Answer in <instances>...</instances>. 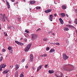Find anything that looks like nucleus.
Segmentation results:
<instances>
[{"label":"nucleus","instance_id":"obj_1","mask_svg":"<svg viewBox=\"0 0 77 77\" xmlns=\"http://www.w3.org/2000/svg\"><path fill=\"white\" fill-rule=\"evenodd\" d=\"M72 65L71 64H64L63 65L62 67L61 68V69L63 71H67L70 72L72 71V69H70V68Z\"/></svg>","mask_w":77,"mask_h":77},{"label":"nucleus","instance_id":"obj_2","mask_svg":"<svg viewBox=\"0 0 77 77\" xmlns=\"http://www.w3.org/2000/svg\"><path fill=\"white\" fill-rule=\"evenodd\" d=\"M31 46H32V43H30L28 44L25 48L24 51L25 52H27L29 50L30 47H31Z\"/></svg>","mask_w":77,"mask_h":77},{"label":"nucleus","instance_id":"obj_3","mask_svg":"<svg viewBox=\"0 0 77 77\" xmlns=\"http://www.w3.org/2000/svg\"><path fill=\"white\" fill-rule=\"evenodd\" d=\"M55 75L56 77H63V74L61 72H57L55 73Z\"/></svg>","mask_w":77,"mask_h":77},{"label":"nucleus","instance_id":"obj_4","mask_svg":"<svg viewBox=\"0 0 77 77\" xmlns=\"http://www.w3.org/2000/svg\"><path fill=\"white\" fill-rule=\"evenodd\" d=\"M2 18L3 22H5V21H6V20H8V19H7V17L6 16V14H4V15H2Z\"/></svg>","mask_w":77,"mask_h":77},{"label":"nucleus","instance_id":"obj_5","mask_svg":"<svg viewBox=\"0 0 77 77\" xmlns=\"http://www.w3.org/2000/svg\"><path fill=\"white\" fill-rule=\"evenodd\" d=\"M63 58L64 59V60H66L67 59L69 58V57L67 56V55H66L65 54H63Z\"/></svg>","mask_w":77,"mask_h":77},{"label":"nucleus","instance_id":"obj_6","mask_svg":"<svg viewBox=\"0 0 77 77\" xmlns=\"http://www.w3.org/2000/svg\"><path fill=\"white\" fill-rule=\"evenodd\" d=\"M32 35V39L33 41V40H34V39H35L36 38V37H37L36 36V35L35 34H33Z\"/></svg>","mask_w":77,"mask_h":77},{"label":"nucleus","instance_id":"obj_7","mask_svg":"<svg viewBox=\"0 0 77 77\" xmlns=\"http://www.w3.org/2000/svg\"><path fill=\"white\" fill-rule=\"evenodd\" d=\"M53 15H50L49 16V19L51 21H53Z\"/></svg>","mask_w":77,"mask_h":77},{"label":"nucleus","instance_id":"obj_8","mask_svg":"<svg viewBox=\"0 0 77 77\" xmlns=\"http://www.w3.org/2000/svg\"><path fill=\"white\" fill-rule=\"evenodd\" d=\"M51 11H52L51 9H48L45 11V13H47V14H48V13L49 12H51Z\"/></svg>","mask_w":77,"mask_h":77},{"label":"nucleus","instance_id":"obj_9","mask_svg":"<svg viewBox=\"0 0 77 77\" xmlns=\"http://www.w3.org/2000/svg\"><path fill=\"white\" fill-rule=\"evenodd\" d=\"M43 65H41L37 69V72H38L39 71V70L41 69V68L42 67V66Z\"/></svg>","mask_w":77,"mask_h":77},{"label":"nucleus","instance_id":"obj_10","mask_svg":"<svg viewBox=\"0 0 77 77\" xmlns=\"http://www.w3.org/2000/svg\"><path fill=\"white\" fill-rule=\"evenodd\" d=\"M8 70H5L2 72V74H7V73H8Z\"/></svg>","mask_w":77,"mask_h":77},{"label":"nucleus","instance_id":"obj_11","mask_svg":"<svg viewBox=\"0 0 77 77\" xmlns=\"http://www.w3.org/2000/svg\"><path fill=\"white\" fill-rule=\"evenodd\" d=\"M30 60L31 62H33V55L31 54L30 55Z\"/></svg>","mask_w":77,"mask_h":77},{"label":"nucleus","instance_id":"obj_12","mask_svg":"<svg viewBox=\"0 0 77 77\" xmlns=\"http://www.w3.org/2000/svg\"><path fill=\"white\" fill-rule=\"evenodd\" d=\"M59 20L61 24H63V20H62V18H60L59 19Z\"/></svg>","mask_w":77,"mask_h":77},{"label":"nucleus","instance_id":"obj_13","mask_svg":"<svg viewBox=\"0 0 77 77\" xmlns=\"http://www.w3.org/2000/svg\"><path fill=\"white\" fill-rule=\"evenodd\" d=\"M55 51V50L53 48H51L50 51L49 52L50 53H53Z\"/></svg>","mask_w":77,"mask_h":77},{"label":"nucleus","instance_id":"obj_14","mask_svg":"<svg viewBox=\"0 0 77 77\" xmlns=\"http://www.w3.org/2000/svg\"><path fill=\"white\" fill-rule=\"evenodd\" d=\"M0 66H1V67L2 68H5V66H6L5 65V64H2L1 65H0Z\"/></svg>","mask_w":77,"mask_h":77},{"label":"nucleus","instance_id":"obj_15","mask_svg":"<svg viewBox=\"0 0 77 77\" xmlns=\"http://www.w3.org/2000/svg\"><path fill=\"white\" fill-rule=\"evenodd\" d=\"M15 77H18V72L17 71L15 72L14 75Z\"/></svg>","mask_w":77,"mask_h":77},{"label":"nucleus","instance_id":"obj_16","mask_svg":"<svg viewBox=\"0 0 77 77\" xmlns=\"http://www.w3.org/2000/svg\"><path fill=\"white\" fill-rule=\"evenodd\" d=\"M48 72L49 74H53V73H54V71L52 70H49L48 71Z\"/></svg>","mask_w":77,"mask_h":77},{"label":"nucleus","instance_id":"obj_17","mask_svg":"<svg viewBox=\"0 0 77 77\" xmlns=\"http://www.w3.org/2000/svg\"><path fill=\"white\" fill-rule=\"evenodd\" d=\"M7 5L8 6V9H9L10 8V5H9V2H7Z\"/></svg>","mask_w":77,"mask_h":77},{"label":"nucleus","instance_id":"obj_18","mask_svg":"<svg viewBox=\"0 0 77 77\" xmlns=\"http://www.w3.org/2000/svg\"><path fill=\"white\" fill-rule=\"evenodd\" d=\"M15 69L16 70H17V69H18L19 68V66H18V65H17V64H16V66L15 65Z\"/></svg>","mask_w":77,"mask_h":77},{"label":"nucleus","instance_id":"obj_19","mask_svg":"<svg viewBox=\"0 0 77 77\" xmlns=\"http://www.w3.org/2000/svg\"><path fill=\"white\" fill-rule=\"evenodd\" d=\"M69 30V29L68 28L65 27L64 28V30H65V31H68Z\"/></svg>","mask_w":77,"mask_h":77},{"label":"nucleus","instance_id":"obj_20","mask_svg":"<svg viewBox=\"0 0 77 77\" xmlns=\"http://www.w3.org/2000/svg\"><path fill=\"white\" fill-rule=\"evenodd\" d=\"M62 8L63 9H66V6L65 5H63V6H62Z\"/></svg>","mask_w":77,"mask_h":77},{"label":"nucleus","instance_id":"obj_21","mask_svg":"<svg viewBox=\"0 0 77 77\" xmlns=\"http://www.w3.org/2000/svg\"><path fill=\"white\" fill-rule=\"evenodd\" d=\"M30 3L31 4H34V3H35V1H31L30 2Z\"/></svg>","mask_w":77,"mask_h":77},{"label":"nucleus","instance_id":"obj_22","mask_svg":"<svg viewBox=\"0 0 77 77\" xmlns=\"http://www.w3.org/2000/svg\"><path fill=\"white\" fill-rule=\"evenodd\" d=\"M61 16L62 17H64L65 16V13H61Z\"/></svg>","mask_w":77,"mask_h":77},{"label":"nucleus","instance_id":"obj_23","mask_svg":"<svg viewBox=\"0 0 77 77\" xmlns=\"http://www.w3.org/2000/svg\"><path fill=\"white\" fill-rule=\"evenodd\" d=\"M36 9H38V10L39 9H40L41 8V7L37 6L36 7Z\"/></svg>","mask_w":77,"mask_h":77},{"label":"nucleus","instance_id":"obj_24","mask_svg":"<svg viewBox=\"0 0 77 77\" xmlns=\"http://www.w3.org/2000/svg\"><path fill=\"white\" fill-rule=\"evenodd\" d=\"M23 73H24V72H22L21 74V75H20V77H24V75L23 74Z\"/></svg>","mask_w":77,"mask_h":77},{"label":"nucleus","instance_id":"obj_25","mask_svg":"<svg viewBox=\"0 0 77 77\" xmlns=\"http://www.w3.org/2000/svg\"><path fill=\"white\" fill-rule=\"evenodd\" d=\"M47 54H43L42 55V57H46L47 56Z\"/></svg>","mask_w":77,"mask_h":77},{"label":"nucleus","instance_id":"obj_26","mask_svg":"<svg viewBox=\"0 0 77 77\" xmlns=\"http://www.w3.org/2000/svg\"><path fill=\"white\" fill-rule=\"evenodd\" d=\"M70 27H71V28H73V29H75V28L72 25H70V27L69 28H70Z\"/></svg>","mask_w":77,"mask_h":77},{"label":"nucleus","instance_id":"obj_27","mask_svg":"<svg viewBox=\"0 0 77 77\" xmlns=\"http://www.w3.org/2000/svg\"><path fill=\"white\" fill-rule=\"evenodd\" d=\"M4 33L5 35V36H8V34H7V33H6V32H4Z\"/></svg>","mask_w":77,"mask_h":77},{"label":"nucleus","instance_id":"obj_28","mask_svg":"<svg viewBox=\"0 0 77 77\" xmlns=\"http://www.w3.org/2000/svg\"><path fill=\"white\" fill-rule=\"evenodd\" d=\"M8 49L9 51L10 50H12V47H8Z\"/></svg>","mask_w":77,"mask_h":77},{"label":"nucleus","instance_id":"obj_29","mask_svg":"<svg viewBox=\"0 0 77 77\" xmlns=\"http://www.w3.org/2000/svg\"><path fill=\"white\" fill-rule=\"evenodd\" d=\"M54 45H60V44L59 43L57 42L54 43Z\"/></svg>","mask_w":77,"mask_h":77},{"label":"nucleus","instance_id":"obj_30","mask_svg":"<svg viewBox=\"0 0 77 77\" xmlns=\"http://www.w3.org/2000/svg\"><path fill=\"white\" fill-rule=\"evenodd\" d=\"M15 42L17 44H18L19 45V44H20V42H18V41H15Z\"/></svg>","mask_w":77,"mask_h":77},{"label":"nucleus","instance_id":"obj_31","mask_svg":"<svg viewBox=\"0 0 77 77\" xmlns=\"http://www.w3.org/2000/svg\"><path fill=\"white\" fill-rule=\"evenodd\" d=\"M52 33V30L49 31V32H48V34H50V33Z\"/></svg>","mask_w":77,"mask_h":77},{"label":"nucleus","instance_id":"obj_32","mask_svg":"<svg viewBox=\"0 0 77 77\" xmlns=\"http://www.w3.org/2000/svg\"><path fill=\"white\" fill-rule=\"evenodd\" d=\"M75 22L76 24H77V18H75Z\"/></svg>","mask_w":77,"mask_h":77},{"label":"nucleus","instance_id":"obj_33","mask_svg":"<svg viewBox=\"0 0 77 77\" xmlns=\"http://www.w3.org/2000/svg\"><path fill=\"white\" fill-rule=\"evenodd\" d=\"M19 45H24V43H22L20 42Z\"/></svg>","mask_w":77,"mask_h":77},{"label":"nucleus","instance_id":"obj_34","mask_svg":"<svg viewBox=\"0 0 77 77\" xmlns=\"http://www.w3.org/2000/svg\"><path fill=\"white\" fill-rule=\"evenodd\" d=\"M48 40V38H45L44 39H43V41H47Z\"/></svg>","mask_w":77,"mask_h":77},{"label":"nucleus","instance_id":"obj_35","mask_svg":"<svg viewBox=\"0 0 77 77\" xmlns=\"http://www.w3.org/2000/svg\"><path fill=\"white\" fill-rule=\"evenodd\" d=\"M9 52L11 54L12 53V52H13V51H12V50L11 49V50H10Z\"/></svg>","mask_w":77,"mask_h":77},{"label":"nucleus","instance_id":"obj_36","mask_svg":"<svg viewBox=\"0 0 77 77\" xmlns=\"http://www.w3.org/2000/svg\"><path fill=\"white\" fill-rule=\"evenodd\" d=\"M2 60H3V57H1L0 58V62H1Z\"/></svg>","mask_w":77,"mask_h":77},{"label":"nucleus","instance_id":"obj_37","mask_svg":"<svg viewBox=\"0 0 77 77\" xmlns=\"http://www.w3.org/2000/svg\"><path fill=\"white\" fill-rule=\"evenodd\" d=\"M48 66V64H46L44 66V67L45 68H47Z\"/></svg>","mask_w":77,"mask_h":77},{"label":"nucleus","instance_id":"obj_38","mask_svg":"<svg viewBox=\"0 0 77 77\" xmlns=\"http://www.w3.org/2000/svg\"><path fill=\"white\" fill-rule=\"evenodd\" d=\"M25 32H26V33H29V31L27 30H26L25 31Z\"/></svg>","mask_w":77,"mask_h":77},{"label":"nucleus","instance_id":"obj_39","mask_svg":"<svg viewBox=\"0 0 77 77\" xmlns=\"http://www.w3.org/2000/svg\"><path fill=\"white\" fill-rule=\"evenodd\" d=\"M11 28H12V26H9L8 27V29H11Z\"/></svg>","mask_w":77,"mask_h":77},{"label":"nucleus","instance_id":"obj_40","mask_svg":"<svg viewBox=\"0 0 77 77\" xmlns=\"http://www.w3.org/2000/svg\"><path fill=\"white\" fill-rule=\"evenodd\" d=\"M50 49V48H49V47H48L47 48H46V50L47 51H48V50L49 49Z\"/></svg>","mask_w":77,"mask_h":77},{"label":"nucleus","instance_id":"obj_41","mask_svg":"<svg viewBox=\"0 0 77 77\" xmlns=\"http://www.w3.org/2000/svg\"><path fill=\"white\" fill-rule=\"evenodd\" d=\"M2 52H5L6 51V50L5 49H3L2 50Z\"/></svg>","mask_w":77,"mask_h":77},{"label":"nucleus","instance_id":"obj_42","mask_svg":"<svg viewBox=\"0 0 77 77\" xmlns=\"http://www.w3.org/2000/svg\"><path fill=\"white\" fill-rule=\"evenodd\" d=\"M21 18H20V17H18V21H19L20 22L21 21Z\"/></svg>","mask_w":77,"mask_h":77},{"label":"nucleus","instance_id":"obj_43","mask_svg":"<svg viewBox=\"0 0 77 77\" xmlns=\"http://www.w3.org/2000/svg\"><path fill=\"white\" fill-rule=\"evenodd\" d=\"M41 29L40 28H39L38 29L36 30L37 32H38V31H40Z\"/></svg>","mask_w":77,"mask_h":77},{"label":"nucleus","instance_id":"obj_44","mask_svg":"<svg viewBox=\"0 0 77 77\" xmlns=\"http://www.w3.org/2000/svg\"><path fill=\"white\" fill-rule=\"evenodd\" d=\"M66 26H68V27H69V28L70 27V25H66Z\"/></svg>","mask_w":77,"mask_h":77},{"label":"nucleus","instance_id":"obj_45","mask_svg":"<svg viewBox=\"0 0 77 77\" xmlns=\"http://www.w3.org/2000/svg\"><path fill=\"white\" fill-rule=\"evenodd\" d=\"M27 39L26 38L24 39V41H25V42H26V41H27Z\"/></svg>","mask_w":77,"mask_h":77},{"label":"nucleus","instance_id":"obj_46","mask_svg":"<svg viewBox=\"0 0 77 77\" xmlns=\"http://www.w3.org/2000/svg\"><path fill=\"white\" fill-rule=\"evenodd\" d=\"M2 68H1V66H0V71H2Z\"/></svg>","mask_w":77,"mask_h":77},{"label":"nucleus","instance_id":"obj_47","mask_svg":"<svg viewBox=\"0 0 77 77\" xmlns=\"http://www.w3.org/2000/svg\"><path fill=\"white\" fill-rule=\"evenodd\" d=\"M54 16L55 17H56V16H57V14H54Z\"/></svg>","mask_w":77,"mask_h":77},{"label":"nucleus","instance_id":"obj_48","mask_svg":"<svg viewBox=\"0 0 77 77\" xmlns=\"http://www.w3.org/2000/svg\"><path fill=\"white\" fill-rule=\"evenodd\" d=\"M24 62V59H23L21 61L22 62Z\"/></svg>","mask_w":77,"mask_h":77},{"label":"nucleus","instance_id":"obj_49","mask_svg":"<svg viewBox=\"0 0 77 77\" xmlns=\"http://www.w3.org/2000/svg\"><path fill=\"white\" fill-rule=\"evenodd\" d=\"M11 2H15L14 0H11Z\"/></svg>","mask_w":77,"mask_h":77},{"label":"nucleus","instance_id":"obj_50","mask_svg":"<svg viewBox=\"0 0 77 77\" xmlns=\"http://www.w3.org/2000/svg\"><path fill=\"white\" fill-rule=\"evenodd\" d=\"M25 67L26 68H29V67L27 66H26Z\"/></svg>","mask_w":77,"mask_h":77},{"label":"nucleus","instance_id":"obj_51","mask_svg":"<svg viewBox=\"0 0 77 77\" xmlns=\"http://www.w3.org/2000/svg\"><path fill=\"white\" fill-rule=\"evenodd\" d=\"M54 4H56V5L57 4V2H55V1L54 2Z\"/></svg>","mask_w":77,"mask_h":77},{"label":"nucleus","instance_id":"obj_52","mask_svg":"<svg viewBox=\"0 0 77 77\" xmlns=\"http://www.w3.org/2000/svg\"><path fill=\"white\" fill-rule=\"evenodd\" d=\"M31 10H32V8H29V11L31 12H32V11H31Z\"/></svg>","mask_w":77,"mask_h":77},{"label":"nucleus","instance_id":"obj_53","mask_svg":"<svg viewBox=\"0 0 77 77\" xmlns=\"http://www.w3.org/2000/svg\"><path fill=\"white\" fill-rule=\"evenodd\" d=\"M18 2H16V3H15L14 4V5H15V4H17V3H18Z\"/></svg>","mask_w":77,"mask_h":77},{"label":"nucleus","instance_id":"obj_54","mask_svg":"<svg viewBox=\"0 0 77 77\" xmlns=\"http://www.w3.org/2000/svg\"><path fill=\"white\" fill-rule=\"evenodd\" d=\"M51 44H54L53 43H50Z\"/></svg>","mask_w":77,"mask_h":77},{"label":"nucleus","instance_id":"obj_55","mask_svg":"<svg viewBox=\"0 0 77 77\" xmlns=\"http://www.w3.org/2000/svg\"><path fill=\"white\" fill-rule=\"evenodd\" d=\"M66 16H67V17H68V15L67 14H66Z\"/></svg>","mask_w":77,"mask_h":77},{"label":"nucleus","instance_id":"obj_56","mask_svg":"<svg viewBox=\"0 0 77 77\" xmlns=\"http://www.w3.org/2000/svg\"><path fill=\"white\" fill-rule=\"evenodd\" d=\"M52 33V35H55V34L54 33Z\"/></svg>","mask_w":77,"mask_h":77},{"label":"nucleus","instance_id":"obj_57","mask_svg":"<svg viewBox=\"0 0 77 77\" xmlns=\"http://www.w3.org/2000/svg\"><path fill=\"white\" fill-rule=\"evenodd\" d=\"M0 27H1V24H0V30L2 29V28H1Z\"/></svg>","mask_w":77,"mask_h":77},{"label":"nucleus","instance_id":"obj_58","mask_svg":"<svg viewBox=\"0 0 77 77\" xmlns=\"http://www.w3.org/2000/svg\"><path fill=\"white\" fill-rule=\"evenodd\" d=\"M69 23H70V24H71V21L69 22Z\"/></svg>","mask_w":77,"mask_h":77},{"label":"nucleus","instance_id":"obj_59","mask_svg":"<svg viewBox=\"0 0 77 77\" xmlns=\"http://www.w3.org/2000/svg\"><path fill=\"white\" fill-rule=\"evenodd\" d=\"M24 2H26V0H23Z\"/></svg>","mask_w":77,"mask_h":77},{"label":"nucleus","instance_id":"obj_60","mask_svg":"<svg viewBox=\"0 0 77 77\" xmlns=\"http://www.w3.org/2000/svg\"><path fill=\"white\" fill-rule=\"evenodd\" d=\"M2 1H3L4 2H5V1L4 0H2Z\"/></svg>","mask_w":77,"mask_h":77},{"label":"nucleus","instance_id":"obj_61","mask_svg":"<svg viewBox=\"0 0 77 77\" xmlns=\"http://www.w3.org/2000/svg\"><path fill=\"white\" fill-rule=\"evenodd\" d=\"M9 68H11V66H9Z\"/></svg>","mask_w":77,"mask_h":77},{"label":"nucleus","instance_id":"obj_62","mask_svg":"<svg viewBox=\"0 0 77 77\" xmlns=\"http://www.w3.org/2000/svg\"><path fill=\"white\" fill-rule=\"evenodd\" d=\"M76 34H77V30H76Z\"/></svg>","mask_w":77,"mask_h":77},{"label":"nucleus","instance_id":"obj_63","mask_svg":"<svg viewBox=\"0 0 77 77\" xmlns=\"http://www.w3.org/2000/svg\"><path fill=\"white\" fill-rule=\"evenodd\" d=\"M31 77H33V76H31Z\"/></svg>","mask_w":77,"mask_h":77},{"label":"nucleus","instance_id":"obj_64","mask_svg":"<svg viewBox=\"0 0 77 77\" xmlns=\"http://www.w3.org/2000/svg\"><path fill=\"white\" fill-rule=\"evenodd\" d=\"M66 77H68V76H66Z\"/></svg>","mask_w":77,"mask_h":77}]
</instances>
